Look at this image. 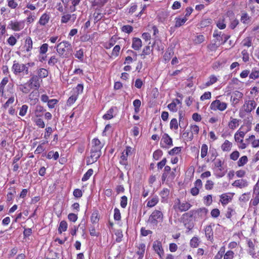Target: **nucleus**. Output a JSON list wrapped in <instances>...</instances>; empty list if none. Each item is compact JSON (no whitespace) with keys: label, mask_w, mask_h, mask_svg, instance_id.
Segmentation results:
<instances>
[{"label":"nucleus","mask_w":259,"mask_h":259,"mask_svg":"<svg viewBox=\"0 0 259 259\" xmlns=\"http://www.w3.org/2000/svg\"><path fill=\"white\" fill-rule=\"evenodd\" d=\"M33 42L30 37H27L25 39L24 48L25 49L26 52H30L32 49Z\"/></svg>","instance_id":"nucleus-18"},{"label":"nucleus","mask_w":259,"mask_h":259,"mask_svg":"<svg viewBox=\"0 0 259 259\" xmlns=\"http://www.w3.org/2000/svg\"><path fill=\"white\" fill-rule=\"evenodd\" d=\"M48 71L45 68H40L38 71V77L45 78L48 76Z\"/></svg>","instance_id":"nucleus-32"},{"label":"nucleus","mask_w":259,"mask_h":259,"mask_svg":"<svg viewBox=\"0 0 259 259\" xmlns=\"http://www.w3.org/2000/svg\"><path fill=\"white\" fill-rule=\"evenodd\" d=\"M99 220L98 212L97 211H94L91 217V221L93 224H97Z\"/></svg>","instance_id":"nucleus-33"},{"label":"nucleus","mask_w":259,"mask_h":259,"mask_svg":"<svg viewBox=\"0 0 259 259\" xmlns=\"http://www.w3.org/2000/svg\"><path fill=\"white\" fill-rule=\"evenodd\" d=\"M152 52V49H151L149 46H147L143 49L141 56H143V58H144L145 55H149Z\"/></svg>","instance_id":"nucleus-42"},{"label":"nucleus","mask_w":259,"mask_h":259,"mask_svg":"<svg viewBox=\"0 0 259 259\" xmlns=\"http://www.w3.org/2000/svg\"><path fill=\"white\" fill-rule=\"evenodd\" d=\"M56 48L59 55L62 58H68L72 55V46L68 41L61 42Z\"/></svg>","instance_id":"nucleus-1"},{"label":"nucleus","mask_w":259,"mask_h":259,"mask_svg":"<svg viewBox=\"0 0 259 259\" xmlns=\"http://www.w3.org/2000/svg\"><path fill=\"white\" fill-rule=\"evenodd\" d=\"M254 193H257L256 196L250 201V204L253 206H256L259 203V189H255Z\"/></svg>","instance_id":"nucleus-30"},{"label":"nucleus","mask_w":259,"mask_h":259,"mask_svg":"<svg viewBox=\"0 0 259 259\" xmlns=\"http://www.w3.org/2000/svg\"><path fill=\"white\" fill-rule=\"evenodd\" d=\"M232 144L228 140H226L222 145L221 148L223 151H229L231 150Z\"/></svg>","instance_id":"nucleus-22"},{"label":"nucleus","mask_w":259,"mask_h":259,"mask_svg":"<svg viewBox=\"0 0 259 259\" xmlns=\"http://www.w3.org/2000/svg\"><path fill=\"white\" fill-rule=\"evenodd\" d=\"M132 48L135 50H139L142 47V41L141 39L137 37L133 38Z\"/></svg>","instance_id":"nucleus-17"},{"label":"nucleus","mask_w":259,"mask_h":259,"mask_svg":"<svg viewBox=\"0 0 259 259\" xmlns=\"http://www.w3.org/2000/svg\"><path fill=\"white\" fill-rule=\"evenodd\" d=\"M17 41V40L16 38L13 35L10 36L9 38L7 39L8 44L11 46H14L16 44Z\"/></svg>","instance_id":"nucleus-59"},{"label":"nucleus","mask_w":259,"mask_h":259,"mask_svg":"<svg viewBox=\"0 0 259 259\" xmlns=\"http://www.w3.org/2000/svg\"><path fill=\"white\" fill-rule=\"evenodd\" d=\"M9 26L13 30L18 31L23 29L24 27V22L23 21L18 22L11 21Z\"/></svg>","instance_id":"nucleus-12"},{"label":"nucleus","mask_w":259,"mask_h":259,"mask_svg":"<svg viewBox=\"0 0 259 259\" xmlns=\"http://www.w3.org/2000/svg\"><path fill=\"white\" fill-rule=\"evenodd\" d=\"M232 186L240 188H244L248 186V182L244 179L237 180L233 183Z\"/></svg>","instance_id":"nucleus-16"},{"label":"nucleus","mask_w":259,"mask_h":259,"mask_svg":"<svg viewBox=\"0 0 259 259\" xmlns=\"http://www.w3.org/2000/svg\"><path fill=\"white\" fill-rule=\"evenodd\" d=\"M133 28L132 26L127 25H124L122 27V31L126 32L127 33H130L133 31Z\"/></svg>","instance_id":"nucleus-60"},{"label":"nucleus","mask_w":259,"mask_h":259,"mask_svg":"<svg viewBox=\"0 0 259 259\" xmlns=\"http://www.w3.org/2000/svg\"><path fill=\"white\" fill-rule=\"evenodd\" d=\"M31 89H32V87L29 85L28 82L24 85H21V88H20L21 91L25 94L28 93Z\"/></svg>","instance_id":"nucleus-45"},{"label":"nucleus","mask_w":259,"mask_h":259,"mask_svg":"<svg viewBox=\"0 0 259 259\" xmlns=\"http://www.w3.org/2000/svg\"><path fill=\"white\" fill-rule=\"evenodd\" d=\"M227 107V104L225 102H222L219 100L213 101L210 104V108L212 110H219L220 111L225 110Z\"/></svg>","instance_id":"nucleus-5"},{"label":"nucleus","mask_w":259,"mask_h":259,"mask_svg":"<svg viewBox=\"0 0 259 259\" xmlns=\"http://www.w3.org/2000/svg\"><path fill=\"white\" fill-rule=\"evenodd\" d=\"M181 151V147H175L171 150L168 151V154L170 155H174L175 154H177L180 153Z\"/></svg>","instance_id":"nucleus-54"},{"label":"nucleus","mask_w":259,"mask_h":259,"mask_svg":"<svg viewBox=\"0 0 259 259\" xmlns=\"http://www.w3.org/2000/svg\"><path fill=\"white\" fill-rule=\"evenodd\" d=\"M108 0H92V6L102 7L107 3Z\"/></svg>","instance_id":"nucleus-25"},{"label":"nucleus","mask_w":259,"mask_h":259,"mask_svg":"<svg viewBox=\"0 0 259 259\" xmlns=\"http://www.w3.org/2000/svg\"><path fill=\"white\" fill-rule=\"evenodd\" d=\"M223 162L220 159H216L214 162V166L215 167L218 168V170L222 171L223 169Z\"/></svg>","instance_id":"nucleus-49"},{"label":"nucleus","mask_w":259,"mask_h":259,"mask_svg":"<svg viewBox=\"0 0 259 259\" xmlns=\"http://www.w3.org/2000/svg\"><path fill=\"white\" fill-rule=\"evenodd\" d=\"M231 119L232 120L229 122L228 125L231 129H234L238 126L239 120L232 118Z\"/></svg>","instance_id":"nucleus-31"},{"label":"nucleus","mask_w":259,"mask_h":259,"mask_svg":"<svg viewBox=\"0 0 259 259\" xmlns=\"http://www.w3.org/2000/svg\"><path fill=\"white\" fill-rule=\"evenodd\" d=\"M58 102V100L57 99H51L48 101V106L49 108H54L55 107V105H56Z\"/></svg>","instance_id":"nucleus-61"},{"label":"nucleus","mask_w":259,"mask_h":259,"mask_svg":"<svg viewBox=\"0 0 259 259\" xmlns=\"http://www.w3.org/2000/svg\"><path fill=\"white\" fill-rule=\"evenodd\" d=\"M242 44L244 47H250L252 45L251 38L250 37H246L242 40Z\"/></svg>","instance_id":"nucleus-44"},{"label":"nucleus","mask_w":259,"mask_h":259,"mask_svg":"<svg viewBox=\"0 0 259 259\" xmlns=\"http://www.w3.org/2000/svg\"><path fill=\"white\" fill-rule=\"evenodd\" d=\"M153 248L159 256L162 258L164 255V250L162 248L161 242L158 240L154 241L153 244Z\"/></svg>","instance_id":"nucleus-11"},{"label":"nucleus","mask_w":259,"mask_h":259,"mask_svg":"<svg viewBox=\"0 0 259 259\" xmlns=\"http://www.w3.org/2000/svg\"><path fill=\"white\" fill-rule=\"evenodd\" d=\"M141 105V102L139 99H136L133 102V105L134 106L135 112L138 113L140 111V107Z\"/></svg>","instance_id":"nucleus-38"},{"label":"nucleus","mask_w":259,"mask_h":259,"mask_svg":"<svg viewBox=\"0 0 259 259\" xmlns=\"http://www.w3.org/2000/svg\"><path fill=\"white\" fill-rule=\"evenodd\" d=\"M211 19H203L200 23V26L201 28H204L208 26L211 23Z\"/></svg>","instance_id":"nucleus-40"},{"label":"nucleus","mask_w":259,"mask_h":259,"mask_svg":"<svg viewBox=\"0 0 259 259\" xmlns=\"http://www.w3.org/2000/svg\"><path fill=\"white\" fill-rule=\"evenodd\" d=\"M163 219V214L161 211L155 210L150 215L149 218V222L152 224H156L157 223V220H162Z\"/></svg>","instance_id":"nucleus-8"},{"label":"nucleus","mask_w":259,"mask_h":259,"mask_svg":"<svg viewBox=\"0 0 259 259\" xmlns=\"http://www.w3.org/2000/svg\"><path fill=\"white\" fill-rule=\"evenodd\" d=\"M58 61V59L55 56H52L48 61V64L51 66L55 65Z\"/></svg>","instance_id":"nucleus-62"},{"label":"nucleus","mask_w":259,"mask_h":259,"mask_svg":"<svg viewBox=\"0 0 259 259\" xmlns=\"http://www.w3.org/2000/svg\"><path fill=\"white\" fill-rule=\"evenodd\" d=\"M50 20V16L48 14L45 13L42 15L39 20V24L41 25L44 26L48 23Z\"/></svg>","instance_id":"nucleus-21"},{"label":"nucleus","mask_w":259,"mask_h":259,"mask_svg":"<svg viewBox=\"0 0 259 259\" xmlns=\"http://www.w3.org/2000/svg\"><path fill=\"white\" fill-rule=\"evenodd\" d=\"M176 204L178 209L181 212L188 210L191 206V205L188 202L181 203L179 199L177 200Z\"/></svg>","instance_id":"nucleus-15"},{"label":"nucleus","mask_w":259,"mask_h":259,"mask_svg":"<svg viewBox=\"0 0 259 259\" xmlns=\"http://www.w3.org/2000/svg\"><path fill=\"white\" fill-rule=\"evenodd\" d=\"M234 252L232 250H228L224 254V259H233Z\"/></svg>","instance_id":"nucleus-47"},{"label":"nucleus","mask_w":259,"mask_h":259,"mask_svg":"<svg viewBox=\"0 0 259 259\" xmlns=\"http://www.w3.org/2000/svg\"><path fill=\"white\" fill-rule=\"evenodd\" d=\"M199 131V127L197 125H193L191 126V132L192 133V136L190 137L191 139L193 138V135H197Z\"/></svg>","instance_id":"nucleus-46"},{"label":"nucleus","mask_w":259,"mask_h":259,"mask_svg":"<svg viewBox=\"0 0 259 259\" xmlns=\"http://www.w3.org/2000/svg\"><path fill=\"white\" fill-rule=\"evenodd\" d=\"M246 241L248 247V252L253 257L256 254V241L255 240L252 241L250 239H247Z\"/></svg>","instance_id":"nucleus-9"},{"label":"nucleus","mask_w":259,"mask_h":259,"mask_svg":"<svg viewBox=\"0 0 259 259\" xmlns=\"http://www.w3.org/2000/svg\"><path fill=\"white\" fill-rule=\"evenodd\" d=\"M93 174V170L92 168L89 169L85 174H84L83 177L82 178V181L84 182L88 180L91 176Z\"/></svg>","instance_id":"nucleus-39"},{"label":"nucleus","mask_w":259,"mask_h":259,"mask_svg":"<svg viewBox=\"0 0 259 259\" xmlns=\"http://www.w3.org/2000/svg\"><path fill=\"white\" fill-rule=\"evenodd\" d=\"M220 201L223 205H226L231 200V197L228 195L227 194H222L220 196Z\"/></svg>","instance_id":"nucleus-23"},{"label":"nucleus","mask_w":259,"mask_h":259,"mask_svg":"<svg viewBox=\"0 0 259 259\" xmlns=\"http://www.w3.org/2000/svg\"><path fill=\"white\" fill-rule=\"evenodd\" d=\"M248 161V159L246 156H242L238 161V165L239 166H243L245 164L247 163Z\"/></svg>","instance_id":"nucleus-51"},{"label":"nucleus","mask_w":259,"mask_h":259,"mask_svg":"<svg viewBox=\"0 0 259 259\" xmlns=\"http://www.w3.org/2000/svg\"><path fill=\"white\" fill-rule=\"evenodd\" d=\"M188 217L183 218V223L185 227L188 230V231H190L194 227L193 223L188 222Z\"/></svg>","instance_id":"nucleus-27"},{"label":"nucleus","mask_w":259,"mask_h":259,"mask_svg":"<svg viewBox=\"0 0 259 259\" xmlns=\"http://www.w3.org/2000/svg\"><path fill=\"white\" fill-rule=\"evenodd\" d=\"M256 103L254 100H248L245 102L243 106L244 107V111L246 112L250 113L256 107Z\"/></svg>","instance_id":"nucleus-13"},{"label":"nucleus","mask_w":259,"mask_h":259,"mask_svg":"<svg viewBox=\"0 0 259 259\" xmlns=\"http://www.w3.org/2000/svg\"><path fill=\"white\" fill-rule=\"evenodd\" d=\"M114 219L115 221H119L121 219L120 210L117 208H115L114 209Z\"/></svg>","instance_id":"nucleus-52"},{"label":"nucleus","mask_w":259,"mask_h":259,"mask_svg":"<svg viewBox=\"0 0 259 259\" xmlns=\"http://www.w3.org/2000/svg\"><path fill=\"white\" fill-rule=\"evenodd\" d=\"M208 147L206 144H203L201 146V157L203 158L207 154Z\"/></svg>","instance_id":"nucleus-41"},{"label":"nucleus","mask_w":259,"mask_h":259,"mask_svg":"<svg viewBox=\"0 0 259 259\" xmlns=\"http://www.w3.org/2000/svg\"><path fill=\"white\" fill-rule=\"evenodd\" d=\"M12 70L15 75H17L22 72H25L26 74H28V67L24 64H20L16 61H14Z\"/></svg>","instance_id":"nucleus-3"},{"label":"nucleus","mask_w":259,"mask_h":259,"mask_svg":"<svg viewBox=\"0 0 259 259\" xmlns=\"http://www.w3.org/2000/svg\"><path fill=\"white\" fill-rule=\"evenodd\" d=\"M213 36L217 38V41H219L220 44H224L230 37V35L223 33L221 31H219L218 30L214 31Z\"/></svg>","instance_id":"nucleus-4"},{"label":"nucleus","mask_w":259,"mask_h":259,"mask_svg":"<svg viewBox=\"0 0 259 259\" xmlns=\"http://www.w3.org/2000/svg\"><path fill=\"white\" fill-rule=\"evenodd\" d=\"M205 234L208 240L210 241L213 239V231L211 225L207 226L205 228Z\"/></svg>","instance_id":"nucleus-20"},{"label":"nucleus","mask_w":259,"mask_h":259,"mask_svg":"<svg viewBox=\"0 0 259 259\" xmlns=\"http://www.w3.org/2000/svg\"><path fill=\"white\" fill-rule=\"evenodd\" d=\"M245 134L244 132H239L238 133H236L234 135V138L236 142L242 143L243 142L242 139H240V138H244Z\"/></svg>","instance_id":"nucleus-28"},{"label":"nucleus","mask_w":259,"mask_h":259,"mask_svg":"<svg viewBox=\"0 0 259 259\" xmlns=\"http://www.w3.org/2000/svg\"><path fill=\"white\" fill-rule=\"evenodd\" d=\"M225 252V247L222 246L220 250L218 252L217 254L214 256V259H222L223 256H224V254Z\"/></svg>","instance_id":"nucleus-35"},{"label":"nucleus","mask_w":259,"mask_h":259,"mask_svg":"<svg viewBox=\"0 0 259 259\" xmlns=\"http://www.w3.org/2000/svg\"><path fill=\"white\" fill-rule=\"evenodd\" d=\"M132 154V148L129 146L126 147V149L123 150L120 157L121 160L120 163L122 165H126L127 163V158L128 155Z\"/></svg>","instance_id":"nucleus-10"},{"label":"nucleus","mask_w":259,"mask_h":259,"mask_svg":"<svg viewBox=\"0 0 259 259\" xmlns=\"http://www.w3.org/2000/svg\"><path fill=\"white\" fill-rule=\"evenodd\" d=\"M120 47L119 45H116L113 50H112V56H114V57H117L119 55V51H120Z\"/></svg>","instance_id":"nucleus-56"},{"label":"nucleus","mask_w":259,"mask_h":259,"mask_svg":"<svg viewBox=\"0 0 259 259\" xmlns=\"http://www.w3.org/2000/svg\"><path fill=\"white\" fill-rule=\"evenodd\" d=\"M76 15L75 14H66L64 15L61 17V22L63 23H66L69 20H71L72 22H74L76 19Z\"/></svg>","instance_id":"nucleus-19"},{"label":"nucleus","mask_w":259,"mask_h":259,"mask_svg":"<svg viewBox=\"0 0 259 259\" xmlns=\"http://www.w3.org/2000/svg\"><path fill=\"white\" fill-rule=\"evenodd\" d=\"M187 20L188 19L185 17L183 18L176 17L175 18L176 23L175 26L176 27H180V26L183 25Z\"/></svg>","instance_id":"nucleus-24"},{"label":"nucleus","mask_w":259,"mask_h":259,"mask_svg":"<svg viewBox=\"0 0 259 259\" xmlns=\"http://www.w3.org/2000/svg\"><path fill=\"white\" fill-rule=\"evenodd\" d=\"M28 109V106L26 105H23L21 107L19 112V115L21 116H24L27 112Z\"/></svg>","instance_id":"nucleus-64"},{"label":"nucleus","mask_w":259,"mask_h":259,"mask_svg":"<svg viewBox=\"0 0 259 259\" xmlns=\"http://www.w3.org/2000/svg\"><path fill=\"white\" fill-rule=\"evenodd\" d=\"M190 245L192 247H197L198 246V239L197 237H194L190 240Z\"/></svg>","instance_id":"nucleus-58"},{"label":"nucleus","mask_w":259,"mask_h":259,"mask_svg":"<svg viewBox=\"0 0 259 259\" xmlns=\"http://www.w3.org/2000/svg\"><path fill=\"white\" fill-rule=\"evenodd\" d=\"M67 226H68L67 223L66 221H61L59 224V227L58 228V232L60 233H62V232H64V231H66V230L67 229Z\"/></svg>","instance_id":"nucleus-26"},{"label":"nucleus","mask_w":259,"mask_h":259,"mask_svg":"<svg viewBox=\"0 0 259 259\" xmlns=\"http://www.w3.org/2000/svg\"><path fill=\"white\" fill-rule=\"evenodd\" d=\"M92 147L93 148H99L102 149L103 147V146L101 144L100 141L97 138H94L92 140Z\"/></svg>","instance_id":"nucleus-37"},{"label":"nucleus","mask_w":259,"mask_h":259,"mask_svg":"<svg viewBox=\"0 0 259 259\" xmlns=\"http://www.w3.org/2000/svg\"><path fill=\"white\" fill-rule=\"evenodd\" d=\"M259 77V71L255 70V69H253L251 71V73L249 74V78L255 79Z\"/></svg>","instance_id":"nucleus-48"},{"label":"nucleus","mask_w":259,"mask_h":259,"mask_svg":"<svg viewBox=\"0 0 259 259\" xmlns=\"http://www.w3.org/2000/svg\"><path fill=\"white\" fill-rule=\"evenodd\" d=\"M172 140L167 134H164L160 142V146L162 148H167L172 146Z\"/></svg>","instance_id":"nucleus-7"},{"label":"nucleus","mask_w":259,"mask_h":259,"mask_svg":"<svg viewBox=\"0 0 259 259\" xmlns=\"http://www.w3.org/2000/svg\"><path fill=\"white\" fill-rule=\"evenodd\" d=\"M74 92L76 93L77 96L82 93L83 90V85L82 83L78 84L76 87L73 89Z\"/></svg>","instance_id":"nucleus-50"},{"label":"nucleus","mask_w":259,"mask_h":259,"mask_svg":"<svg viewBox=\"0 0 259 259\" xmlns=\"http://www.w3.org/2000/svg\"><path fill=\"white\" fill-rule=\"evenodd\" d=\"M127 203V198L125 196H123L121 197L120 204L122 208H125Z\"/></svg>","instance_id":"nucleus-57"},{"label":"nucleus","mask_w":259,"mask_h":259,"mask_svg":"<svg viewBox=\"0 0 259 259\" xmlns=\"http://www.w3.org/2000/svg\"><path fill=\"white\" fill-rule=\"evenodd\" d=\"M115 235L116 236V241L117 242H121L122 240V238L123 237L122 231L120 230H118L115 232Z\"/></svg>","instance_id":"nucleus-55"},{"label":"nucleus","mask_w":259,"mask_h":259,"mask_svg":"<svg viewBox=\"0 0 259 259\" xmlns=\"http://www.w3.org/2000/svg\"><path fill=\"white\" fill-rule=\"evenodd\" d=\"M158 198H153L152 199H151L147 202V206L149 207H153L158 203Z\"/></svg>","instance_id":"nucleus-53"},{"label":"nucleus","mask_w":259,"mask_h":259,"mask_svg":"<svg viewBox=\"0 0 259 259\" xmlns=\"http://www.w3.org/2000/svg\"><path fill=\"white\" fill-rule=\"evenodd\" d=\"M207 212H208V210L206 208H205L204 207L200 208L197 209V210L190 211L188 212L183 214V217H184V218L185 217L192 218L194 212L197 213L199 215H200L201 217H203V216H205L207 214Z\"/></svg>","instance_id":"nucleus-6"},{"label":"nucleus","mask_w":259,"mask_h":259,"mask_svg":"<svg viewBox=\"0 0 259 259\" xmlns=\"http://www.w3.org/2000/svg\"><path fill=\"white\" fill-rule=\"evenodd\" d=\"M84 52L82 49L76 51L74 54L75 57L79 59L81 62L83 60Z\"/></svg>","instance_id":"nucleus-29"},{"label":"nucleus","mask_w":259,"mask_h":259,"mask_svg":"<svg viewBox=\"0 0 259 259\" xmlns=\"http://www.w3.org/2000/svg\"><path fill=\"white\" fill-rule=\"evenodd\" d=\"M29 85L31 86L32 88H35L37 89L40 87L39 82V77L37 75H33L31 78L28 81Z\"/></svg>","instance_id":"nucleus-14"},{"label":"nucleus","mask_w":259,"mask_h":259,"mask_svg":"<svg viewBox=\"0 0 259 259\" xmlns=\"http://www.w3.org/2000/svg\"><path fill=\"white\" fill-rule=\"evenodd\" d=\"M101 155V149L92 147L91 155L87 158V164L90 165L96 162Z\"/></svg>","instance_id":"nucleus-2"},{"label":"nucleus","mask_w":259,"mask_h":259,"mask_svg":"<svg viewBox=\"0 0 259 259\" xmlns=\"http://www.w3.org/2000/svg\"><path fill=\"white\" fill-rule=\"evenodd\" d=\"M209 79V80L205 83L206 87H209L213 84L218 80L217 77L214 75H211V76H210Z\"/></svg>","instance_id":"nucleus-36"},{"label":"nucleus","mask_w":259,"mask_h":259,"mask_svg":"<svg viewBox=\"0 0 259 259\" xmlns=\"http://www.w3.org/2000/svg\"><path fill=\"white\" fill-rule=\"evenodd\" d=\"M8 6L11 9H15L18 6V4L15 0H8Z\"/></svg>","instance_id":"nucleus-63"},{"label":"nucleus","mask_w":259,"mask_h":259,"mask_svg":"<svg viewBox=\"0 0 259 259\" xmlns=\"http://www.w3.org/2000/svg\"><path fill=\"white\" fill-rule=\"evenodd\" d=\"M8 82V78L6 77H4L1 82L0 93L2 94V95H3V94L4 93V90L5 86L7 84Z\"/></svg>","instance_id":"nucleus-43"},{"label":"nucleus","mask_w":259,"mask_h":259,"mask_svg":"<svg viewBox=\"0 0 259 259\" xmlns=\"http://www.w3.org/2000/svg\"><path fill=\"white\" fill-rule=\"evenodd\" d=\"M114 109L113 108H111L110 109L108 110L107 113L104 114L103 116V118L106 120L111 119L113 117V113Z\"/></svg>","instance_id":"nucleus-34"}]
</instances>
